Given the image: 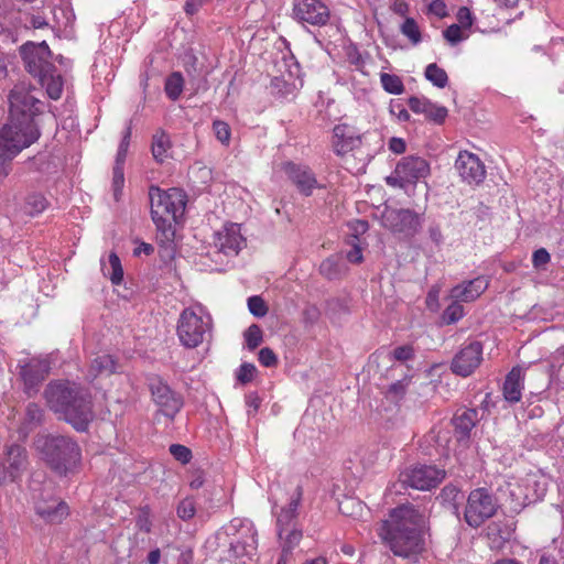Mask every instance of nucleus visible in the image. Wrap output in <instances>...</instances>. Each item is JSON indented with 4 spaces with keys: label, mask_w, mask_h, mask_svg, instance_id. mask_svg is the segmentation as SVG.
Masks as SVG:
<instances>
[{
    "label": "nucleus",
    "mask_w": 564,
    "mask_h": 564,
    "mask_svg": "<svg viewBox=\"0 0 564 564\" xmlns=\"http://www.w3.org/2000/svg\"><path fill=\"white\" fill-rule=\"evenodd\" d=\"M256 372L257 368L254 365L247 362L242 364L237 372V379L243 384L248 383L253 379Z\"/></svg>",
    "instance_id": "6e6d98bb"
},
{
    "label": "nucleus",
    "mask_w": 564,
    "mask_h": 564,
    "mask_svg": "<svg viewBox=\"0 0 564 564\" xmlns=\"http://www.w3.org/2000/svg\"><path fill=\"white\" fill-rule=\"evenodd\" d=\"M399 31L413 46H417L423 42L424 34L414 18H405L400 24Z\"/></svg>",
    "instance_id": "473e14b6"
},
{
    "label": "nucleus",
    "mask_w": 564,
    "mask_h": 564,
    "mask_svg": "<svg viewBox=\"0 0 564 564\" xmlns=\"http://www.w3.org/2000/svg\"><path fill=\"white\" fill-rule=\"evenodd\" d=\"M169 143V138L165 133L160 132L154 135L152 144V154L156 161H164V159L166 158Z\"/></svg>",
    "instance_id": "a19ab883"
},
{
    "label": "nucleus",
    "mask_w": 564,
    "mask_h": 564,
    "mask_svg": "<svg viewBox=\"0 0 564 564\" xmlns=\"http://www.w3.org/2000/svg\"><path fill=\"white\" fill-rule=\"evenodd\" d=\"M319 272L328 280H335L344 276L348 272V267L344 262L341 254H333L322 261Z\"/></svg>",
    "instance_id": "bb28decb"
},
{
    "label": "nucleus",
    "mask_w": 564,
    "mask_h": 564,
    "mask_svg": "<svg viewBox=\"0 0 564 564\" xmlns=\"http://www.w3.org/2000/svg\"><path fill=\"white\" fill-rule=\"evenodd\" d=\"M283 171L288 177L294 183L297 189L308 196L317 186V181L312 171L305 165H299L293 162L283 164Z\"/></svg>",
    "instance_id": "4be33fe9"
},
{
    "label": "nucleus",
    "mask_w": 564,
    "mask_h": 564,
    "mask_svg": "<svg viewBox=\"0 0 564 564\" xmlns=\"http://www.w3.org/2000/svg\"><path fill=\"white\" fill-rule=\"evenodd\" d=\"M196 512L195 503L192 499H184L177 506V516L182 520H189L194 517Z\"/></svg>",
    "instance_id": "603ef678"
},
{
    "label": "nucleus",
    "mask_w": 564,
    "mask_h": 564,
    "mask_svg": "<svg viewBox=\"0 0 564 564\" xmlns=\"http://www.w3.org/2000/svg\"><path fill=\"white\" fill-rule=\"evenodd\" d=\"M524 388V371L521 367H513L507 375L502 393L506 401L517 403L521 400Z\"/></svg>",
    "instance_id": "a878e982"
},
{
    "label": "nucleus",
    "mask_w": 564,
    "mask_h": 564,
    "mask_svg": "<svg viewBox=\"0 0 564 564\" xmlns=\"http://www.w3.org/2000/svg\"><path fill=\"white\" fill-rule=\"evenodd\" d=\"M482 360V346L479 341H471L463 347L452 361L454 373L467 377L480 365Z\"/></svg>",
    "instance_id": "6ab92c4d"
},
{
    "label": "nucleus",
    "mask_w": 564,
    "mask_h": 564,
    "mask_svg": "<svg viewBox=\"0 0 564 564\" xmlns=\"http://www.w3.org/2000/svg\"><path fill=\"white\" fill-rule=\"evenodd\" d=\"M496 511L497 501L492 495L485 488H477L467 498L464 517L470 527L478 528Z\"/></svg>",
    "instance_id": "1a4fd4ad"
},
{
    "label": "nucleus",
    "mask_w": 564,
    "mask_h": 564,
    "mask_svg": "<svg viewBox=\"0 0 564 564\" xmlns=\"http://www.w3.org/2000/svg\"><path fill=\"white\" fill-rule=\"evenodd\" d=\"M390 10L394 14L403 18V20L405 18H410L409 17L410 4L405 0H392L390 3Z\"/></svg>",
    "instance_id": "052dcab7"
},
{
    "label": "nucleus",
    "mask_w": 564,
    "mask_h": 564,
    "mask_svg": "<svg viewBox=\"0 0 564 564\" xmlns=\"http://www.w3.org/2000/svg\"><path fill=\"white\" fill-rule=\"evenodd\" d=\"M380 82L383 89L389 94L400 95L404 91V85L397 75L382 73L380 75Z\"/></svg>",
    "instance_id": "58836bf2"
},
{
    "label": "nucleus",
    "mask_w": 564,
    "mask_h": 564,
    "mask_svg": "<svg viewBox=\"0 0 564 564\" xmlns=\"http://www.w3.org/2000/svg\"><path fill=\"white\" fill-rule=\"evenodd\" d=\"M445 477V471L434 466H415L400 475V481L417 490H430Z\"/></svg>",
    "instance_id": "f8f14e48"
},
{
    "label": "nucleus",
    "mask_w": 564,
    "mask_h": 564,
    "mask_svg": "<svg viewBox=\"0 0 564 564\" xmlns=\"http://www.w3.org/2000/svg\"><path fill=\"white\" fill-rule=\"evenodd\" d=\"M226 533L230 538V556L241 560L242 564L252 560L258 549V533L252 521L235 518L227 525Z\"/></svg>",
    "instance_id": "0eeeda50"
},
{
    "label": "nucleus",
    "mask_w": 564,
    "mask_h": 564,
    "mask_svg": "<svg viewBox=\"0 0 564 564\" xmlns=\"http://www.w3.org/2000/svg\"><path fill=\"white\" fill-rule=\"evenodd\" d=\"M129 142H130V131L128 130L119 144L117 156H116V163L124 164L128 148H129Z\"/></svg>",
    "instance_id": "e2e57ef3"
},
{
    "label": "nucleus",
    "mask_w": 564,
    "mask_h": 564,
    "mask_svg": "<svg viewBox=\"0 0 564 564\" xmlns=\"http://www.w3.org/2000/svg\"><path fill=\"white\" fill-rule=\"evenodd\" d=\"M510 536L511 531L508 528L501 529L497 524H492L488 528V539L491 549H500Z\"/></svg>",
    "instance_id": "e433bc0d"
},
{
    "label": "nucleus",
    "mask_w": 564,
    "mask_h": 564,
    "mask_svg": "<svg viewBox=\"0 0 564 564\" xmlns=\"http://www.w3.org/2000/svg\"><path fill=\"white\" fill-rule=\"evenodd\" d=\"M26 467V453L20 445L7 447L0 459V481H14Z\"/></svg>",
    "instance_id": "a211bd4d"
},
{
    "label": "nucleus",
    "mask_w": 564,
    "mask_h": 564,
    "mask_svg": "<svg viewBox=\"0 0 564 564\" xmlns=\"http://www.w3.org/2000/svg\"><path fill=\"white\" fill-rule=\"evenodd\" d=\"M550 253L546 249L540 248L533 252L532 263L533 267L538 270L544 269V267L550 262Z\"/></svg>",
    "instance_id": "13d9d810"
},
{
    "label": "nucleus",
    "mask_w": 564,
    "mask_h": 564,
    "mask_svg": "<svg viewBox=\"0 0 564 564\" xmlns=\"http://www.w3.org/2000/svg\"><path fill=\"white\" fill-rule=\"evenodd\" d=\"M424 527V514L412 506H400L380 523L378 534L395 555L408 557L423 551Z\"/></svg>",
    "instance_id": "f03ea898"
},
{
    "label": "nucleus",
    "mask_w": 564,
    "mask_h": 564,
    "mask_svg": "<svg viewBox=\"0 0 564 564\" xmlns=\"http://www.w3.org/2000/svg\"><path fill=\"white\" fill-rule=\"evenodd\" d=\"M184 87V78L181 73H172L165 80V94L171 100H176L181 96Z\"/></svg>",
    "instance_id": "f704fd0d"
},
{
    "label": "nucleus",
    "mask_w": 564,
    "mask_h": 564,
    "mask_svg": "<svg viewBox=\"0 0 564 564\" xmlns=\"http://www.w3.org/2000/svg\"><path fill=\"white\" fill-rule=\"evenodd\" d=\"M259 362L264 367H274L278 364V357L272 349L264 347L259 351Z\"/></svg>",
    "instance_id": "bf43d9fd"
},
{
    "label": "nucleus",
    "mask_w": 564,
    "mask_h": 564,
    "mask_svg": "<svg viewBox=\"0 0 564 564\" xmlns=\"http://www.w3.org/2000/svg\"><path fill=\"white\" fill-rule=\"evenodd\" d=\"M46 464L58 475L67 476L77 470L82 453L76 442L62 435L40 436L35 442Z\"/></svg>",
    "instance_id": "39448f33"
},
{
    "label": "nucleus",
    "mask_w": 564,
    "mask_h": 564,
    "mask_svg": "<svg viewBox=\"0 0 564 564\" xmlns=\"http://www.w3.org/2000/svg\"><path fill=\"white\" fill-rule=\"evenodd\" d=\"M441 497L445 502L452 505L455 510H457L456 505L459 502V500H462L464 498L460 490L457 489L455 486L444 487L442 490Z\"/></svg>",
    "instance_id": "de8ad7c7"
},
{
    "label": "nucleus",
    "mask_w": 564,
    "mask_h": 564,
    "mask_svg": "<svg viewBox=\"0 0 564 564\" xmlns=\"http://www.w3.org/2000/svg\"><path fill=\"white\" fill-rule=\"evenodd\" d=\"M124 184L123 164L116 163L113 166L112 188L113 196L118 200Z\"/></svg>",
    "instance_id": "a18cd8bd"
},
{
    "label": "nucleus",
    "mask_w": 564,
    "mask_h": 564,
    "mask_svg": "<svg viewBox=\"0 0 564 564\" xmlns=\"http://www.w3.org/2000/svg\"><path fill=\"white\" fill-rule=\"evenodd\" d=\"M361 144V134L351 126L343 123L334 128L333 147L338 155H344Z\"/></svg>",
    "instance_id": "412c9836"
},
{
    "label": "nucleus",
    "mask_w": 564,
    "mask_h": 564,
    "mask_svg": "<svg viewBox=\"0 0 564 564\" xmlns=\"http://www.w3.org/2000/svg\"><path fill=\"white\" fill-rule=\"evenodd\" d=\"M46 207L47 202L41 194H32L26 199V210L32 216L41 214Z\"/></svg>",
    "instance_id": "79ce46f5"
},
{
    "label": "nucleus",
    "mask_w": 564,
    "mask_h": 564,
    "mask_svg": "<svg viewBox=\"0 0 564 564\" xmlns=\"http://www.w3.org/2000/svg\"><path fill=\"white\" fill-rule=\"evenodd\" d=\"M170 453L176 460L181 462L182 464L188 463L192 458L189 448L181 444L171 445Z\"/></svg>",
    "instance_id": "864d4df0"
},
{
    "label": "nucleus",
    "mask_w": 564,
    "mask_h": 564,
    "mask_svg": "<svg viewBox=\"0 0 564 564\" xmlns=\"http://www.w3.org/2000/svg\"><path fill=\"white\" fill-rule=\"evenodd\" d=\"M213 130L218 141L225 145L229 144L231 131L228 123L221 120H215L213 123Z\"/></svg>",
    "instance_id": "49530a36"
},
{
    "label": "nucleus",
    "mask_w": 564,
    "mask_h": 564,
    "mask_svg": "<svg viewBox=\"0 0 564 564\" xmlns=\"http://www.w3.org/2000/svg\"><path fill=\"white\" fill-rule=\"evenodd\" d=\"M302 495L301 486H293L289 492L288 503L278 508V501H281L282 497H280V492H272V499L274 500L272 512L276 518L278 536H283V532H286L289 528L295 527L293 522L297 516Z\"/></svg>",
    "instance_id": "9d476101"
},
{
    "label": "nucleus",
    "mask_w": 564,
    "mask_h": 564,
    "mask_svg": "<svg viewBox=\"0 0 564 564\" xmlns=\"http://www.w3.org/2000/svg\"><path fill=\"white\" fill-rule=\"evenodd\" d=\"M248 308L256 317H263L268 313V307L260 296H251L248 299Z\"/></svg>",
    "instance_id": "8fccbe9b"
},
{
    "label": "nucleus",
    "mask_w": 564,
    "mask_h": 564,
    "mask_svg": "<svg viewBox=\"0 0 564 564\" xmlns=\"http://www.w3.org/2000/svg\"><path fill=\"white\" fill-rule=\"evenodd\" d=\"M212 323V316L202 305L183 310L177 322L181 344L187 348H196L203 344L210 337Z\"/></svg>",
    "instance_id": "423d86ee"
},
{
    "label": "nucleus",
    "mask_w": 564,
    "mask_h": 564,
    "mask_svg": "<svg viewBox=\"0 0 564 564\" xmlns=\"http://www.w3.org/2000/svg\"><path fill=\"white\" fill-rule=\"evenodd\" d=\"M36 513L47 522L59 523L68 516V506L54 498L35 502Z\"/></svg>",
    "instance_id": "b1692460"
},
{
    "label": "nucleus",
    "mask_w": 564,
    "mask_h": 564,
    "mask_svg": "<svg viewBox=\"0 0 564 564\" xmlns=\"http://www.w3.org/2000/svg\"><path fill=\"white\" fill-rule=\"evenodd\" d=\"M117 371V362L111 355H98L95 357L89 366L87 377L90 380H94L98 376L106 375L109 376Z\"/></svg>",
    "instance_id": "cd10ccee"
},
{
    "label": "nucleus",
    "mask_w": 564,
    "mask_h": 564,
    "mask_svg": "<svg viewBox=\"0 0 564 564\" xmlns=\"http://www.w3.org/2000/svg\"><path fill=\"white\" fill-rule=\"evenodd\" d=\"M302 536V530L296 527L289 528L286 532H283V536H279L283 552H291L299 545Z\"/></svg>",
    "instance_id": "4c0bfd02"
},
{
    "label": "nucleus",
    "mask_w": 564,
    "mask_h": 564,
    "mask_svg": "<svg viewBox=\"0 0 564 564\" xmlns=\"http://www.w3.org/2000/svg\"><path fill=\"white\" fill-rule=\"evenodd\" d=\"M382 225L395 234L412 236L421 223L419 216L409 209L387 208L382 214Z\"/></svg>",
    "instance_id": "4468645a"
},
{
    "label": "nucleus",
    "mask_w": 564,
    "mask_h": 564,
    "mask_svg": "<svg viewBox=\"0 0 564 564\" xmlns=\"http://www.w3.org/2000/svg\"><path fill=\"white\" fill-rule=\"evenodd\" d=\"M245 340L246 345L250 350L256 349L262 341V330L261 328L253 324L248 327L245 332Z\"/></svg>",
    "instance_id": "37998d69"
},
{
    "label": "nucleus",
    "mask_w": 564,
    "mask_h": 564,
    "mask_svg": "<svg viewBox=\"0 0 564 564\" xmlns=\"http://www.w3.org/2000/svg\"><path fill=\"white\" fill-rule=\"evenodd\" d=\"M21 54L26 70L34 77L53 70V65L48 62L51 55L50 48L45 42L40 44L28 43L21 47Z\"/></svg>",
    "instance_id": "2eb2a0df"
},
{
    "label": "nucleus",
    "mask_w": 564,
    "mask_h": 564,
    "mask_svg": "<svg viewBox=\"0 0 564 564\" xmlns=\"http://www.w3.org/2000/svg\"><path fill=\"white\" fill-rule=\"evenodd\" d=\"M456 19L458 21V25L463 26L467 31L471 28L474 23V17L471 11L467 7H460L457 11Z\"/></svg>",
    "instance_id": "4d7b16f0"
},
{
    "label": "nucleus",
    "mask_w": 564,
    "mask_h": 564,
    "mask_svg": "<svg viewBox=\"0 0 564 564\" xmlns=\"http://www.w3.org/2000/svg\"><path fill=\"white\" fill-rule=\"evenodd\" d=\"M209 0H186L184 10L186 14L193 15Z\"/></svg>",
    "instance_id": "338daca9"
},
{
    "label": "nucleus",
    "mask_w": 564,
    "mask_h": 564,
    "mask_svg": "<svg viewBox=\"0 0 564 564\" xmlns=\"http://www.w3.org/2000/svg\"><path fill=\"white\" fill-rule=\"evenodd\" d=\"M530 503L542 499L546 492L545 482L538 474H528L521 477Z\"/></svg>",
    "instance_id": "2f4dec72"
},
{
    "label": "nucleus",
    "mask_w": 564,
    "mask_h": 564,
    "mask_svg": "<svg viewBox=\"0 0 564 564\" xmlns=\"http://www.w3.org/2000/svg\"><path fill=\"white\" fill-rule=\"evenodd\" d=\"M346 259L348 262L354 264L361 263L364 260L361 248L352 242V248L346 253Z\"/></svg>",
    "instance_id": "69168bd1"
},
{
    "label": "nucleus",
    "mask_w": 564,
    "mask_h": 564,
    "mask_svg": "<svg viewBox=\"0 0 564 564\" xmlns=\"http://www.w3.org/2000/svg\"><path fill=\"white\" fill-rule=\"evenodd\" d=\"M499 495L502 505L510 512L518 513L530 503L520 477H509L505 485L499 487Z\"/></svg>",
    "instance_id": "f3484780"
},
{
    "label": "nucleus",
    "mask_w": 564,
    "mask_h": 564,
    "mask_svg": "<svg viewBox=\"0 0 564 564\" xmlns=\"http://www.w3.org/2000/svg\"><path fill=\"white\" fill-rule=\"evenodd\" d=\"M150 390L159 411L166 417L173 419L182 409V397L161 379H153L150 383Z\"/></svg>",
    "instance_id": "ddd939ff"
},
{
    "label": "nucleus",
    "mask_w": 564,
    "mask_h": 564,
    "mask_svg": "<svg viewBox=\"0 0 564 564\" xmlns=\"http://www.w3.org/2000/svg\"><path fill=\"white\" fill-rule=\"evenodd\" d=\"M489 286L485 276H477L452 288L449 297L453 301L471 302L478 299Z\"/></svg>",
    "instance_id": "5701e85b"
},
{
    "label": "nucleus",
    "mask_w": 564,
    "mask_h": 564,
    "mask_svg": "<svg viewBox=\"0 0 564 564\" xmlns=\"http://www.w3.org/2000/svg\"><path fill=\"white\" fill-rule=\"evenodd\" d=\"M430 172V164L425 159L409 155L400 160L393 174L388 176L386 181L390 186L404 188L426 178Z\"/></svg>",
    "instance_id": "6e6552de"
},
{
    "label": "nucleus",
    "mask_w": 564,
    "mask_h": 564,
    "mask_svg": "<svg viewBox=\"0 0 564 564\" xmlns=\"http://www.w3.org/2000/svg\"><path fill=\"white\" fill-rule=\"evenodd\" d=\"M455 169L463 182L469 185L480 184L486 177V167L478 155L460 151L455 161Z\"/></svg>",
    "instance_id": "dca6fc26"
},
{
    "label": "nucleus",
    "mask_w": 564,
    "mask_h": 564,
    "mask_svg": "<svg viewBox=\"0 0 564 564\" xmlns=\"http://www.w3.org/2000/svg\"><path fill=\"white\" fill-rule=\"evenodd\" d=\"M42 87L45 88L47 96L51 99L57 100L62 96L64 82L59 74L56 73L55 67L53 70L45 72L37 76Z\"/></svg>",
    "instance_id": "c85d7f7f"
},
{
    "label": "nucleus",
    "mask_w": 564,
    "mask_h": 564,
    "mask_svg": "<svg viewBox=\"0 0 564 564\" xmlns=\"http://www.w3.org/2000/svg\"><path fill=\"white\" fill-rule=\"evenodd\" d=\"M393 358L399 361H406L414 355L413 348L409 345L397 347L393 352Z\"/></svg>",
    "instance_id": "0e129e2a"
},
{
    "label": "nucleus",
    "mask_w": 564,
    "mask_h": 564,
    "mask_svg": "<svg viewBox=\"0 0 564 564\" xmlns=\"http://www.w3.org/2000/svg\"><path fill=\"white\" fill-rule=\"evenodd\" d=\"M408 104L413 112L423 113L434 122L442 123L447 117V109L445 107L433 104L424 97H411Z\"/></svg>",
    "instance_id": "393cba45"
},
{
    "label": "nucleus",
    "mask_w": 564,
    "mask_h": 564,
    "mask_svg": "<svg viewBox=\"0 0 564 564\" xmlns=\"http://www.w3.org/2000/svg\"><path fill=\"white\" fill-rule=\"evenodd\" d=\"M390 112L395 116L399 121H408L410 119L408 110L398 100L390 102Z\"/></svg>",
    "instance_id": "680f3d73"
},
{
    "label": "nucleus",
    "mask_w": 564,
    "mask_h": 564,
    "mask_svg": "<svg viewBox=\"0 0 564 564\" xmlns=\"http://www.w3.org/2000/svg\"><path fill=\"white\" fill-rule=\"evenodd\" d=\"M45 399L52 411L75 430L86 431L94 419L91 395L80 384L70 381L52 382L45 389Z\"/></svg>",
    "instance_id": "7ed1b4c3"
},
{
    "label": "nucleus",
    "mask_w": 564,
    "mask_h": 564,
    "mask_svg": "<svg viewBox=\"0 0 564 564\" xmlns=\"http://www.w3.org/2000/svg\"><path fill=\"white\" fill-rule=\"evenodd\" d=\"M292 17L302 24L322 26L328 22L330 12L321 0H293Z\"/></svg>",
    "instance_id": "9b49d317"
},
{
    "label": "nucleus",
    "mask_w": 564,
    "mask_h": 564,
    "mask_svg": "<svg viewBox=\"0 0 564 564\" xmlns=\"http://www.w3.org/2000/svg\"><path fill=\"white\" fill-rule=\"evenodd\" d=\"M424 75L425 78L437 88H444L448 83V76L446 72L435 63L429 64L426 66Z\"/></svg>",
    "instance_id": "c9c22d12"
},
{
    "label": "nucleus",
    "mask_w": 564,
    "mask_h": 564,
    "mask_svg": "<svg viewBox=\"0 0 564 564\" xmlns=\"http://www.w3.org/2000/svg\"><path fill=\"white\" fill-rule=\"evenodd\" d=\"M365 506L362 502L348 498L345 501L339 503V510L346 516H361Z\"/></svg>",
    "instance_id": "c03bdc74"
},
{
    "label": "nucleus",
    "mask_w": 564,
    "mask_h": 564,
    "mask_svg": "<svg viewBox=\"0 0 564 564\" xmlns=\"http://www.w3.org/2000/svg\"><path fill=\"white\" fill-rule=\"evenodd\" d=\"M101 270L105 276H108L110 281L118 285L123 279V270L119 257L111 252L108 257L107 262H101Z\"/></svg>",
    "instance_id": "72a5a7b5"
},
{
    "label": "nucleus",
    "mask_w": 564,
    "mask_h": 564,
    "mask_svg": "<svg viewBox=\"0 0 564 564\" xmlns=\"http://www.w3.org/2000/svg\"><path fill=\"white\" fill-rule=\"evenodd\" d=\"M443 36L451 45H456L468 39L469 32L463 26L454 23L443 31Z\"/></svg>",
    "instance_id": "ea45409f"
},
{
    "label": "nucleus",
    "mask_w": 564,
    "mask_h": 564,
    "mask_svg": "<svg viewBox=\"0 0 564 564\" xmlns=\"http://www.w3.org/2000/svg\"><path fill=\"white\" fill-rule=\"evenodd\" d=\"M48 370L50 365L46 360H32V362L22 368L21 375L25 384L31 388L37 381L43 380Z\"/></svg>",
    "instance_id": "c756f323"
},
{
    "label": "nucleus",
    "mask_w": 564,
    "mask_h": 564,
    "mask_svg": "<svg viewBox=\"0 0 564 564\" xmlns=\"http://www.w3.org/2000/svg\"><path fill=\"white\" fill-rule=\"evenodd\" d=\"M426 13L443 19L448 14L447 6L444 0H432L427 6Z\"/></svg>",
    "instance_id": "5fc2aeb1"
},
{
    "label": "nucleus",
    "mask_w": 564,
    "mask_h": 564,
    "mask_svg": "<svg viewBox=\"0 0 564 564\" xmlns=\"http://www.w3.org/2000/svg\"><path fill=\"white\" fill-rule=\"evenodd\" d=\"M9 102V121L0 130V183L9 175L12 159L40 137L34 121L40 101L23 85H17L10 93Z\"/></svg>",
    "instance_id": "f257e3e1"
},
{
    "label": "nucleus",
    "mask_w": 564,
    "mask_h": 564,
    "mask_svg": "<svg viewBox=\"0 0 564 564\" xmlns=\"http://www.w3.org/2000/svg\"><path fill=\"white\" fill-rule=\"evenodd\" d=\"M459 302L460 301H453L444 311V318L448 324L455 323L464 316V308Z\"/></svg>",
    "instance_id": "09e8293b"
},
{
    "label": "nucleus",
    "mask_w": 564,
    "mask_h": 564,
    "mask_svg": "<svg viewBox=\"0 0 564 564\" xmlns=\"http://www.w3.org/2000/svg\"><path fill=\"white\" fill-rule=\"evenodd\" d=\"M43 416L42 409L34 403H31L26 408L25 412V424L29 426L37 425Z\"/></svg>",
    "instance_id": "3c124183"
},
{
    "label": "nucleus",
    "mask_w": 564,
    "mask_h": 564,
    "mask_svg": "<svg viewBox=\"0 0 564 564\" xmlns=\"http://www.w3.org/2000/svg\"><path fill=\"white\" fill-rule=\"evenodd\" d=\"M478 411L475 409L458 410L454 417L453 424L455 430L462 434L463 437L467 436L473 427L478 422Z\"/></svg>",
    "instance_id": "7c9ffc66"
},
{
    "label": "nucleus",
    "mask_w": 564,
    "mask_h": 564,
    "mask_svg": "<svg viewBox=\"0 0 564 564\" xmlns=\"http://www.w3.org/2000/svg\"><path fill=\"white\" fill-rule=\"evenodd\" d=\"M405 148V142L400 138H392L389 142V149L395 154L403 153Z\"/></svg>",
    "instance_id": "774afa93"
},
{
    "label": "nucleus",
    "mask_w": 564,
    "mask_h": 564,
    "mask_svg": "<svg viewBox=\"0 0 564 564\" xmlns=\"http://www.w3.org/2000/svg\"><path fill=\"white\" fill-rule=\"evenodd\" d=\"M245 238L238 224H226L215 234V247L226 256H237L245 246Z\"/></svg>",
    "instance_id": "aec40b11"
},
{
    "label": "nucleus",
    "mask_w": 564,
    "mask_h": 564,
    "mask_svg": "<svg viewBox=\"0 0 564 564\" xmlns=\"http://www.w3.org/2000/svg\"><path fill=\"white\" fill-rule=\"evenodd\" d=\"M151 216L161 234V241L170 243L175 236L174 224L184 215L186 194L180 188L166 191L159 187L150 188Z\"/></svg>",
    "instance_id": "20e7f679"
}]
</instances>
